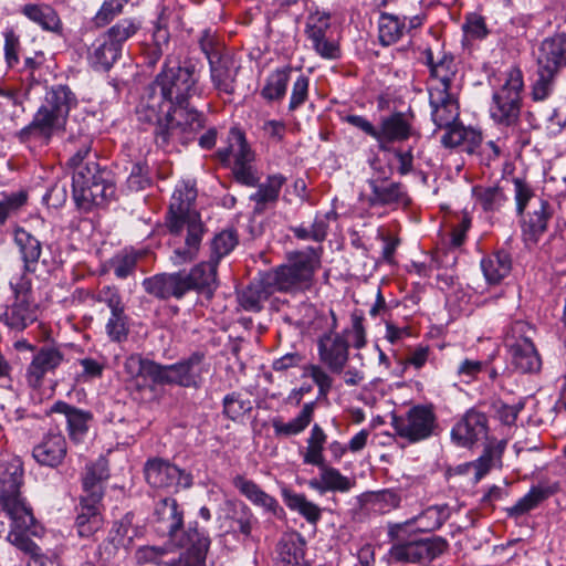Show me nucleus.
Returning a JSON list of instances; mask_svg holds the SVG:
<instances>
[{"label": "nucleus", "mask_w": 566, "mask_h": 566, "mask_svg": "<svg viewBox=\"0 0 566 566\" xmlns=\"http://www.w3.org/2000/svg\"><path fill=\"white\" fill-rule=\"evenodd\" d=\"M524 75L518 66L501 73L497 87L493 88L489 116L501 130L515 132L521 122Z\"/></svg>", "instance_id": "5"}, {"label": "nucleus", "mask_w": 566, "mask_h": 566, "mask_svg": "<svg viewBox=\"0 0 566 566\" xmlns=\"http://www.w3.org/2000/svg\"><path fill=\"white\" fill-rule=\"evenodd\" d=\"M397 523L388 525L387 536L392 542L388 554L398 563L429 564L448 548V542L441 536L419 538L415 532H399Z\"/></svg>", "instance_id": "8"}, {"label": "nucleus", "mask_w": 566, "mask_h": 566, "mask_svg": "<svg viewBox=\"0 0 566 566\" xmlns=\"http://www.w3.org/2000/svg\"><path fill=\"white\" fill-rule=\"evenodd\" d=\"M305 545L300 534L283 536L277 544V566H311L305 559Z\"/></svg>", "instance_id": "37"}, {"label": "nucleus", "mask_w": 566, "mask_h": 566, "mask_svg": "<svg viewBox=\"0 0 566 566\" xmlns=\"http://www.w3.org/2000/svg\"><path fill=\"white\" fill-rule=\"evenodd\" d=\"M397 436L409 443L430 438L437 428V417L431 406L416 405L405 415L392 418Z\"/></svg>", "instance_id": "13"}, {"label": "nucleus", "mask_w": 566, "mask_h": 566, "mask_svg": "<svg viewBox=\"0 0 566 566\" xmlns=\"http://www.w3.org/2000/svg\"><path fill=\"white\" fill-rule=\"evenodd\" d=\"M292 71L291 65H284L270 72L261 88V97L268 103L282 101L286 95Z\"/></svg>", "instance_id": "42"}, {"label": "nucleus", "mask_w": 566, "mask_h": 566, "mask_svg": "<svg viewBox=\"0 0 566 566\" xmlns=\"http://www.w3.org/2000/svg\"><path fill=\"white\" fill-rule=\"evenodd\" d=\"M521 216V230L525 243L536 244L546 232L552 218V208L547 200L539 199L532 210Z\"/></svg>", "instance_id": "26"}, {"label": "nucleus", "mask_w": 566, "mask_h": 566, "mask_svg": "<svg viewBox=\"0 0 566 566\" xmlns=\"http://www.w3.org/2000/svg\"><path fill=\"white\" fill-rule=\"evenodd\" d=\"M198 43L208 62L212 61V59L214 60L218 55H223L229 52V50L220 44L216 32L211 29L202 30Z\"/></svg>", "instance_id": "58"}, {"label": "nucleus", "mask_w": 566, "mask_h": 566, "mask_svg": "<svg viewBox=\"0 0 566 566\" xmlns=\"http://www.w3.org/2000/svg\"><path fill=\"white\" fill-rule=\"evenodd\" d=\"M21 511L7 512L12 520L8 539L31 560H35V518L31 507H21Z\"/></svg>", "instance_id": "19"}, {"label": "nucleus", "mask_w": 566, "mask_h": 566, "mask_svg": "<svg viewBox=\"0 0 566 566\" xmlns=\"http://www.w3.org/2000/svg\"><path fill=\"white\" fill-rule=\"evenodd\" d=\"M321 248L307 247L290 251L285 255V261L266 271V274L280 293H305L314 285L315 273L321 268Z\"/></svg>", "instance_id": "4"}, {"label": "nucleus", "mask_w": 566, "mask_h": 566, "mask_svg": "<svg viewBox=\"0 0 566 566\" xmlns=\"http://www.w3.org/2000/svg\"><path fill=\"white\" fill-rule=\"evenodd\" d=\"M142 284L148 294L159 300H180L188 293L184 272L156 274L144 279Z\"/></svg>", "instance_id": "25"}, {"label": "nucleus", "mask_w": 566, "mask_h": 566, "mask_svg": "<svg viewBox=\"0 0 566 566\" xmlns=\"http://www.w3.org/2000/svg\"><path fill=\"white\" fill-rule=\"evenodd\" d=\"M304 376L312 378L318 388V396H326L333 386V378L319 365L310 364L304 367Z\"/></svg>", "instance_id": "63"}, {"label": "nucleus", "mask_w": 566, "mask_h": 566, "mask_svg": "<svg viewBox=\"0 0 566 566\" xmlns=\"http://www.w3.org/2000/svg\"><path fill=\"white\" fill-rule=\"evenodd\" d=\"M514 187L515 210L517 214H523L530 201L535 198L532 186L523 178L514 177L512 180Z\"/></svg>", "instance_id": "59"}, {"label": "nucleus", "mask_w": 566, "mask_h": 566, "mask_svg": "<svg viewBox=\"0 0 566 566\" xmlns=\"http://www.w3.org/2000/svg\"><path fill=\"white\" fill-rule=\"evenodd\" d=\"M558 73L536 69L531 83V98L533 102H545L555 93Z\"/></svg>", "instance_id": "50"}, {"label": "nucleus", "mask_w": 566, "mask_h": 566, "mask_svg": "<svg viewBox=\"0 0 566 566\" xmlns=\"http://www.w3.org/2000/svg\"><path fill=\"white\" fill-rule=\"evenodd\" d=\"M15 302L4 313L6 323L15 329H24L29 324H32L34 318L30 310L32 301V280L22 275L15 283H11Z\"/></svg>", "instance_id": "21"}, {"label": "nucleus", "mask_w": 566, "mask_h": 566, "mask_svg": "<svg viewBox=\"0 0 566 566\" xmlns=\"http://www.w3.org/2000/svg\"><path fill=\"white\" fill-rule=\"evenodd\" d=\"M159 364L139 354L129 355L124 361V370L130 379H149L156 384Z\"/></svg>", "instance_id": "48"}, {"label": "nucleus", "mask_w": 566, "mask_h": 566, "mask_svg": "<svg viewBox=\"0 0 566 566\" xmlns=\"http://www.w3.org/2000/svg\"><path fill=\"white\" fill-rule=\"evenodd\" d=\"M120 56L117 45L104 32L88 45L86 52L87 64L96 72H108Z\"/></svg>", "instance_id": "29"}, {"label": "nucleus", "mask_w": 566, "mask_h": 566, "mask_svg": "<svg viewBox=\"0 0 566 566\" xmlns=\"http://www.w3.org/2000/svg\"><path fill=\"white\" fill-rule=\"evenodd\" d=\"M311 78L304 73H300L293 81L289 102V111L295 112L302 107L310 97Z\"/></svg>", "instance_id": "56"}, {"label": "nucleus", "mask_w": 566, "mask_h": 566, "mask_svg": "<svg viewBox=\"0 0 566 566\" xmlns=\"http://www.w3.org/2000/svg\"><path fill=\"white\" fill-rule=\"evenodd\" d=\"M223 413L231 420H238L251 411L252 402L239 392H231L223 398Z\"/></svg>", "instance_id": "55"}, {"label": "nucleus", "mask_w": 566, "mask_h": 566, "mask_svg": "<svg viewBox=\"0 0 566 566\" xmlns=\"http://www.w3.org/2000/svg\"><path fill=\"white\" fill-rule=\"evenodd\" d=\"M127 187L133 191L146 189L151 184L149 167L146 163H135L127 177Z\"/></svg>", "instance_id": "60"}, {"label": "nucleus", "mask_w": 566, "mask_h": 566, "mask_svg": "<svg viewBox=\"0 0 566 566\" xmlns=\"http://www.w3.org/2000/svg\"><path fill=\"white\" fill-rule=\"evenodd\" d=\"M555 491L554 486L547 484L532 485L524 496L518 499L513 506L506 509V513L511 517H520L536 509L542 502L553 495Z\"/></svg>", "instance_id": "44"}, {"label": "nucleus", "mask_w": 566, "mask_h": 566, "mask_svg": "<svg viewBox=\"0 0 566 566\" xmlns=\"http://www.w3.org/2000/svg\"><path fill=\"white\" fill-rule=\"evenodd\" d=\"M23 484V463L20 458L11 457L1 464L0 470V503L6 512H22L25 503L20 489Z\"/></svg>", "instance_id": "16"}, {"label": "nucleus", "mask_w": 566, "mask_h": 566, "mask_svg": "<svg viewBox=\"0 0 566 566\" xmlns=\"http://www.w3.org/2000/svg\"><path fill=\"white\" fill-rule=\"evenodd\" d=\"M308 15L306 18L305 34L308 40L317 39L322 34H326L331 27V15L317 8L312 10L307 8Z\"/></svg>", "instance_id": "53"}, {"label": "nucleus", "mask_w": 566, "mask_h": 566, "mask_svg": "<svg viewBox=\"0 0 566 566\" xmlns=\"http://www.w3.org/2000/svg\"><path fill=\"white\" fill-rule=\"evenodd\" d=\"M205 354L195 352L188 357L171 364L158 366L156 385H175L184 388L198 389L203 382Z\"/></svg>", "instance_id": "12"}, {"label": "nucleus", "mask_w": 566, "mask_h": 566, "mask_svg": "<svg viewBox=\"0 0 566 566\" xmlns=\"http://www.w3.org/2000/svg\"><path fill=\"white\" fill-rule=\"evenodd\" d=\"M413 115L411 113L395 112L384 116L378 127L377 144L380 150H390L391 143H400L413 135Z\"/></svg>", "instance_id": "22"}, {"label": "nucleus", "mask_w": 566, "mask_h": 566, "mask_svg": "<svg viewBox=\"0 0 566 566\" xmlns=\"http://www.w3.org/2000/svg\"><path fill=\"white\" fill-rule=\"evenodd\" d=\"M157 521L163 524L169 543L175 547H184L201 538L209 536L205 530H199L198 522H190L185 528V512L174 497L161 499L155 507Z\"/></svg>", "instance_id": "11"}, {"label": "nucleus", "mask_w": 566, "mask_h": 566, "mask_svg": "<svg viewBox=\"0 0 566 566\" xmlns=\"http://www.w3.org/2000/svg\"><path fill=\"white\" fill-rule=\"evenodd\" d=\"M451 515L448 504H434L423 509L419 514L399 522V532H415L417 534L431 533L442 527Z\"/></svg>", "instance_id": "24"}, {"label": "nucleus", "mask_w": 566, "mask_h": 566, "mask_svg": "<svg viewBox=\"0 0 566 566\" xmlns=\"http://www.w3.org/2000/svg\"><path fill=\"white\" fill-rule=\"evenodd\" d=\"M76 104L77 98L67 85H53L38 108V139L42 137L48 144L51 136L64 128L69 113Z\"/></svg>", "instance_id": "10"}, {"label": "nucleus", "mask_w": 566, "mask_h": 566, "mask_svg": "<svg viewBox=\"0 0 566 566\" xmlns=\"http://www.w3.org/2000/svg\"><path fill=\"white\" fill-rule=\"evenodd\" d=\"M327 447V433L318 423H314L305 439V447L300 448V455L305 465L316 467L327 462L325 450Z\"/></svg>", "instance_id": "36"}, {"label": "nucleus", "mask_w": 566, "mask_h": 566, "mask_svg": "<svg viewBox=\"0 0 566 566\" xmlns=\"http://www.w3.org/2000/svg\"><path fill=\"white\" fill-rule=\"evenodd\" d=\"M169 549L163 546H143L136 552L138 565L153 564L156 566H168L172 557H168Z\"/></svg>", "instance_id": "54"}, {"label": "nucleus", "mask_w": 566, "mask_h": 566, "mask_svg": "<svg viewBox=\"0 0 566 566\" xmlns=\"http://www.w3.org/2000/svg\"><path fill=\"white\" fill-rule=\"evenodd\" d=\"M53 413H59L64 416L65 422L67 424L69 436L72 441L81 442L87 431H88V422L92 420V413L90 411H85L73 407L64 401H56L46 411L48 416Z\"/></svg>", "instance_id": "31"}, {"label": "nucleus", "mask_w": 566, "mask_h": 566, "mask_svg": "<svg viewBox=\"0 0 566 566\" xmlns=\"http://www.w3.org/2000/svg\"><path fill=\"white\" fill-rule=\"evenodd\" d=\"M370 497V502L382 513L399 507L401 502V495L395 489H385L374 492Z\"/></svg>", "instance_id": "61"}, {"label": "nucleus", "mask_w": 566, "mask_h": 566, "mask_svg": "<svg viewBox=\"0 0 566 566\" xmlns=\"http://www.w3.org/2000/svg\"><path fill=\"white\" fill-rule=\"evenodd\" d=\"M239 243V237L234 229H226L213 235L209 243V260L219 265L220 261L228 256Z\"/></svg>", "instance_id": "51"}, {"label": "nucleus", "mask_w": 566, "mask_h": 566, "mask_svg": "<svg viewBox=\"0 0 566 566\" xmlns=\"http://www.w3.org/2000/svg\"><path fill=\"white\" fill-rule=\"evenodd\" d=\"M349 340L356 349L366 345L364 315L354 311L350 315V327L342 333H325L317 340L319 360L335 374H340L349 358Z\"/></svg>", "instance_id": "7"}, {"label": "nucleus", "mask_w": 566, "mask_h": 566, "mask_svg": "<svg viewBox=\"0 0 566 566\" xmlns=\"http://www.w3.org/2000/svg\"><path fill=\"white\" fill-rule=\"evenodd\" d=\"M276 292L269 275L263 272L238 293V303L247 312L259 313Z\"/></svg>", "instance_id": "27"}, {"label": "nucleus", "mask_w": 566, "mask_h": 566, "mask_svg": "<svg viewBox=\"0 0 566 566\" xmlns=\"http://www.w3.org/2000/svg\"><path fill=\"white\" fill-rule=\"evenodd\" d=\"M227 142L226 147L217 150V159L224 166L232 164L231 171L238 184L254 187L260 177L253 164L255 153L248 143L245 133L240 127H231Z\"/></svg>", "instance_id": "9"}, {"label": "nucleus", "mask_w": 566, "mask_h": 566, "mask_svg": "<svg viewBox=\"0 0 566 566\" xmlns=\"http://www.w3.org/2000/svg\"><path fill=\"white\" fill-rule=\"evenodd\" d=\"M232 483L252 504L262 507L265 512L274 516H279L283 513V509L277 500L264 492L254 481L239 474L233 478Z\"/></svg>", "instance_id": "35"}, {"label": "nucleus", "mask_w": 566, "mask_h": 566, "mask_svg": "<svg viewBox=\"0 0 566 566\" xmlns=\"http://www.w3.org/2000/svg\"><path fill=\"white\" fill-rule=\"evenodd\" d=\"M406 30V18L382 12L378 19V39L382 46L397 43Z\"/></svg>", "instance_id": "45"}, {"label": "nucleus", "mask_w": 566, "mask_h": 566, "mask_svg": "<svg viewBox=\"0 0 566 566\" xmlns=\"http://www.w3.org/2000/svg\"><path fill=\"white\" fill-rule=\"evenodd\" d=\"M424 64L430 75L427 81L430 115L437 128L444 129L441 143L444 147L460 146L467 137V129L459 122L460 106L458 90L454 85L457 64L451 54L443 53L434 59L431 49L424 51Z\"/></svg>", "instance_id": "2"}, {"label": "nucleus", "mask_w": 566, "mask_h": 566, "mask_svg": "<svg viewBox=\"0 0 566 566\" xmlns=\"http://www.w3.org/2000/svg\"><path fill=\"white\" fill-rule=\"evenodd\" d=\"M142 28L137 18H123L112 25L104 34L123 52L126 41L132 39Z\"/></svg>", "instance_id": "52"}, {"label": "nucleus", "mask_w": 566, "mask_h": 566, "mask_svg": "<svg viewBox=\"0 0 566 566\" xmlns=\"http://www.w3.org/2000/svg\"><path fill=\"white\" fill-rule=\"evenodd\" d=\"M115 192L116 185L112 172L98 163H88L72 172L73 200L83 211L107 205Z\"/></svg>", "instance_id": "6"}, {"label": "nucleus", "mask_w": 566, "mask_h": 566, "mask_svg": "<svg viewBox=\"0 0 566 566\" xmlns=\"http://www.w3.org/2000/svg\"><path fill=\"white\" fill-rule=\"evenodd\" d=\"M370 207H387L392 210L406 208L410 205L407 187L398 181H390L386 176L368 179Z\"/></svg>", "instance_id": "17"}, {"label": "nucleus", "mask_w": 566, "mask_h": 566, "mask_svg": "<svg viewBox=\"0 0 566 566\" xmlns=\"http://www.w3.org/2000/svg\"><path fill=\"white\" fill-rule=\"evenodd\" d=\"M211 541L209 536H201L197 541H192L182 548L186 551L178 559L172 558L168 566H206V557Z\"/></svg>", "instance_id": "47"}, {"label": "nucleus", "mask_w": 566, "mask_h": 566, "mask_svg": "<svg viewBox=\"0 0 566 566\" xmlns=\"http://www.w3.org/2000/svg\"><path fill=\"white\" fill-rule=\"evenodd\" d=\"M285 505L297 512L310 524L316 525L322 517V510L315 503L308 501L304 494L295 493L284 489L282 492Z\"/></svg>", "instance_id": "46"}, {"label": "nucleus", "mask_w": 566, "mask_h": 566, "mask_svg": "<svg viewBox=\"0 0 566 566\" xmlns=\"http://www.w3.org/2000/svg\"><path fill=\"white\" fill-rule=\"evenodd\" d=\"M489 420L484 412L471 408L451 429L452 442L461 448H471L488 438Z\"/></svg>", "instance_id": "18"}, {"label": "nucleus", "mask_w": 566, "mask_h": 566, "mask_svg": "<svg viewBox=\"0 0 566 566\" xmlns=\"http://www.w3.org/2000/svg\"><path fill=\"white\" fill-rule=\"evenodd\" d=\"M201 67L192 60L167 55L160 72L147 85L136 107L139 122L155 124L159 147L187 145L205 129L207 116L190 105L193 97L207 96Z\"/></svg>", "instance_id": "1"}, {"label": "nucleus", "mask_w": 566, "mask_h": 566, "mask_svg": "<svg viewBox=\"0 0 566 566\" xmlns=\"http://www.w3.org/2000/svg\"><path fill=\"white\" fill-rule=\"evenodd\" d=\"M286 182V177L282 174L269 175L264 182L256 184V191L251 193L249 199L254 203V212L261 213L271 203H275L279 200L281 189Z\"/></svg>", "instance_id": "40"}, {"label": "nucleus", "mask_w": 566, "mask_h": 566, "mask_svg": "<svg viewBox=\"0 0 566 566\" xmlns=\"http://www.w3.org/2000/svg\"><path fill=\"white\" fill-rule=\"evenodd\" d=\"M105 333L107 337L115 343H122L127 339L129 333V317L125 314L109 315Z\"/></svg>", "instance_id": "57"}, {"label": "nucleus", "mask_w": 566, "mask_h": 566, "mask_svg": "<svg viewBox=\"0 0 566 566\" xmlns=\"http://www.w3.org/2000/svg\"><path fill=\"white\" fill-rule=\"evenodd\" d=\"M101 503L80 499V511L75 520V527L80 537H91L103 527L104 517Z\"/></svg>", "instance_id": "39"}, {"label": "nucleus", "mask_w": 566, "mask_h": 566, "mask_svg": "<svg viewBox=\"0 0 566 566\" xmlns=\"http://www.w3.org/2000/svg\"><path fill=\"white\" fill-rule=\"evenodd\" d=\"M316 409V401L305 402L298 413L289 421H283L282 418L275 417L272 419L271 424L275 438H291L303 433L314 419Z\"/></svg>", "instance_id": "34"}, {"label": "nucleus", "mask_w": 566, "mask_h": 566, "mask_svg": "<svg viewBox=\"0 0 566 566\" xmlns=\"http://www.w3.org/2000/svg\"><path fill=\"white\" fill-rule=\"evenodd\" d=\"M124 6L125 0H104L93 18L94 24L98 28L107 25L116 15L122 13Z\"/></svg>", "instance_id": "62"}, {"label": "nucleus", "mask_w": 566, "mask_h": 566, "mask_svg": "<svg viewBox=\"0 0 566 566\" xmlns=\"http://www.w3.org/2000/svg\"><path fill=\"white\" fill-rule=\"evenodd\" d=\"M530 329L526 323L516 322L507 337L511 364L521 374H537L542 368L541 355L527 335Z\"/></svg>", "instance_id": "14"}, {"label": "nucleus", "mask_w": 566, "mask_h": 566, "mask_svg": "<svg viewBox=\"0 0 566 566\" xmlns=\"http://www.w3.org/2000/svg\"><path fill=\"white\" fill-rule=\"evenodd\" d=\"M312 48L317 55L324 60H337L340 57V48L337 41L322 34L317 39L310 40Z\"/></svg>", "instance_id": "64"}, {"label": "nucleus", "mask_w": 566, "mask_h": 566, "mask_svg": "<svg viewBox=\"0 0 566 566\" xmlns=\"http://www.w3.org/2000/svg\"><path fill=\"white\" fill-rule=\"evenodd\" d=\"M197 198L196 184L182 180L176 185L171 196L169 211L166 220L171 234L178 235L186 230L185 244L175 248L169 260L175 266L193 261L200 251L207 228L200 214L193 210Z\"/></svg>", "instance_id": "3"}, {"label": "nucleus", "mask_w": 566, "mask_h": 566, "mask_svg": "<svg viewBox=\"0 0 566 566\" xmlns=\"http://www.w3.org/2000/svg\"><path fill=\"white\" fill-rule=\"evenodd\" d=\"M227 512L221 527L226 533L232 534L238 541L245 542L251 537L252 530L258 523L251 509L243 502L228 501Z\"/></svg>", "instance_id": "23"}, {"label": "nucleus", "mask_w": 566, "mask_h": 566, "mask_svg": "<svg viewBox=\"0 0 566 566\" xmlns=\"http://www.w3.org/2000/svg\"><path fill=\"white\" fill-rule=\"evenodd\" d=\"M132 524L133 515L130 513L114 522L105 543L108 557L115 555L120 547H126L132 543V536L128 535Z\"/></svg>", "instance_id": "49"}, {"label": "nucleus", "mask_w": 566, "mask_h": 566, "mask_svg": "<svg viewBox=\"0 0 566 566\" xmlns=\"http://www.w3.org/2000/svg\"><path fill=\"white\" fill-rule=\"evenodd\" d=\"M474 205L485 213L500 212L509 202V197L499 185H478L472 188Z\"/></svg>", "instance_id": "41"}, {"label": "nucleus", "mask_w": 566, "mask_h": 566, "mask_svg": "<svg viewBox=\"0 0 566 566\" xmlns=\"http://www.w3.org/2000/svg\"><path fill=\"white\" fill-rule=\"evenodd\" d=\"M318 476L308 481L310 489L325 494L326 492L347 493L355 486V480L344 475L338 469L332 467L328 461L316 465Z\"/></svg>", "instance_id": "30"}, {"label": "nucleus", "mask_w": 566, "mask_h": 566, "mask_svg": "<svg viewBox=\"0 0 566 566\" xmlns=\"http://www.w3.org/2000/svg\"><path fill=\"white\" fill-rule=\"evenodd\" d=\"M208 64L210 82L217 94L232 96L235 93L237 77L241 67L234 55L229 51L212 59Z\"/></svg>", "instance_id": "20"}, {"label": "nucleus", "mask_w": 566, "mask_h": 566, "mask_svg": "<svg viewBox=\"0 0 566 566\" xmlns=\"http://www.w3.org/2000/svg\"><path fill=\"white\" fill-rule=\"evenodd\" d=\"M144 473L150 486L169 492L189 489L193 483L190 473L161 458L148 459L144 467Z\"/></svg>", "instance_id": "15"}, {"label": "nucleus", "mask_w": 566, "mask_h": 566, "mask_svg": "<svg viewBox=\"0 0 566 566\" xmlns=\"http://www.w3.org/2000/svg\"><path fill=\"white\" fill-rule=\"evenodd\" d=\"M109 478L108 462L99 457L96 461L86 464L82 476L84 501L102 502L105 494V483Z\"/></svg>", "instance_id": "28"}, {"label": "nucleus", "mask_w": 566, "mask_h": 566, "mask_svg": "<svg viewBox=\"0 0 566 566\" xmlns=\"http://www.w3.org/2000/svg\"><path fill=\"white\" fill-rule=\"evenodd\" d=\"M66 454V441L62 432L56 429L45 434L38 444V463L48 467L59 465Z\"/></svg>", "instance_id": "38"}, {"label": "nucleus", "mask_w": 566, "mask_h": 566, "mask_svg": "<svg viewBox=\"0 0 566 566\" xmlns=\"http://www.w3.org/2000/svg\"><path fill=\"white\" fill-rule=\"evenodd\" d=\"M565 42L560 38H547L539 48L537 67L559 73L565 59Z\"/></svg>", "instance_id": "43"}, {"label": "nucleus", "mask_w": 566, "mask_h": 566, "mask_svg": "<svg viewBox=\"0 0 566 566\" xmlns=\"http://www.w3.org/2000/svg\"><path fill=\"white\" fill-rule=\"evenodd\" d=\"M217 270L218 264L208 260L198 263L188 273L184 272L187 292L195 290L211 297L218 287Z\"/></svg>", "instance_id": "32"}, {"label": "nucleus", "mask_w": 566, "mask_h": 566, "mask_svg": "<svg viewBox=\"0 0 566 566\" xmlns=\"http://www.w3.org/2000/svg\"><path fill=\"white\" fill-rule=\"evenodd\" d=\"M480 268L486 283L497 285L512 272V255L504 249L495 250L481 259Z\"/></svg>", "instance_id": "33"}]
</instances>
